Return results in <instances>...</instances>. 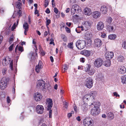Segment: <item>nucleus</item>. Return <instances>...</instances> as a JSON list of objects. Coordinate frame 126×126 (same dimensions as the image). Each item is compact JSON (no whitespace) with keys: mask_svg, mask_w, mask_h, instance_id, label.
<instances>
[{"mask_svg":"<svg viewBox=\"0 0 126 126\" xmlns=\"http://www.w3.org/2000/svg\"><path fill=\"white\" fill-rule=\"evenodd\" d=\"M45 82L42 80L39 81L37 85V87L42 90L44 92H46L47 90L49 91V89H51V87L47 88Z\"/></svg>","mask_w":126,"mask_h":126,"instance_id":"nucleus-1","label":"nucleus"},{"mask_svg":"<svg viewBox=\"0 0 126 126\" xmlns=\"http://www.w3.org/2000/svg\"><path fill=\"white\" fill-rule=\"evenodd\" d=\"M7 79L6 77L2 78L0 83V88L2 90L4 89L6 87L7 84Z\"/></svg>","mask_w":126,"mask_h":126,"instance_id":"nucleus-2","label":"nucleus"},{"mask_svg":"<svg viewBox=\"0 0 126 126\" xmlns=\"http://www.w3.org/2000/svg\"><path fill=\"white\" fill-rule=\"evenodd\" d=\"M83 124L85 126H93L94 123L92 118L87 117L84 119Z\"/></svg>","mask_w":126,"mask_h":126,"instance_id":"nucleus-3","label":"nucleus"},{"mask_svg":"<svg viewBox=\"0 0 126 126\" xmlns=\"http://www.w3.org/2000/svg\"><path fill=\"white\" fill-rule=\"evenodd\" d=\"M85 44L84 41L78 40L76 43V45L78 49L80 50L84 48Z\"/></svg>","mask_w":126,"mask_h":126,"instance_id":"nucleus-4","label":"nucleus"},{"mask_svg":"<svg viewBox=\"0 0 126 126\" xmlns=\"http://www.w3.org/2000/svg\"><path fill=\"white\" fill-rule=\"evenodd\" d=\"M103 63V61L102 59L99 58L95 60L94 64L95 67H99L102 65Z\"/></svg>","mask_w":126,"mask_h":126,"instance_id":"nucleus-5","label":"nucleus"},{"mask_svg":"<svg viewBox=\"0 0 126 126\" xmlns=\"http://www.w3.org/2000/svg\"><path fill=\"white\" fill-rule=\"evenodd\" d=\"M46 106L47 107V110H50L53 105V102L52 99L48 98L47 99L46 102Z\"/></svg>","mask_w":126,"mask_h":126,"instance_id":"nucleus-6","label":"nucleus"},{"mask_svg":"<svg viewBox=\"0 0 126 126\" xmlns=\"http://www.w3.org/2000/svg\"><path fill=\"white\" fill-rule=\"evenodd\" d=\"M93 79L90 78L87 79L86 81V85L88 88L90 89L93 85Z\"/></svg>","mask_w":126,"mask_h":126,"instance_id":"nucleus-7","label":"nucleus"},{"mask_svg":"<svg viewBox=\"0 0 126 126\" xmlns=\"http://www.w3.org/2000/svg\"><path fill=\"white\" fill-rule=\"evenodd\" d=\"M79 10L80 11V8L77 5H73L71 9V14L72 15H73L75 12H77Z\"/></svg>","mask_w":126,"mask_h":126,"instance_id":"nucleus-8","label":"nucleus"},{"mask_svg":"<svg viewBox=\"0 0 126 126\" xmlns=\"http://www.w3.org/2000/svg\"><path fill=\"white\" fill-rule=\"evenodd\" d=\"M36 111L38 114H41L43 113L44 108L43 106L41 105H38L36 107Z\"/></svg>","mask_w":126,"mask_h":126,"instance_id":"nucleus-9","label":"nucleus"},{"mask_svg":"<svg viewBox=\"0 0 126 126\" xmlns=\"http://www.w3.org/2000/svg\"><path fill=\"white\" fill-rule=\"evenodd\" d=\"M42 96L39 93L37 92L35 93L34 95V99L37 101H40L42 99Z\"/></svg>","mask_w":126,"mask_h":126,"instance_id":"nucleus-10","label":"nucleus"},{"mask_svg":"<svg viewBox=\"0 0 126 126\" xmlns=\"http://www.w3.org/2000/svg\"><path fill=\"white\" fill-rule=\"evenodd\" d=\"M102 44V42L101 40L97 39L94 40V45L95 47H100Z\"/></svg>","mask_w":126,"mask_h":126,"instance_id":"nucleus-11","label":"nucleus"},{"mask_svg":"<svg viewBox=\"0 0 126 126\" xmlns=\"http://www.w3.org/2000/svg\"><path fill=\"white\" fill-rule=\"evenodd\" d=\"M114 54L112 52H107L105 54V56L107 59L110 60L113 56Z\"/></svg>","mask_w":126,"mask_h":126,"instance_id":"nucleus-12","label":"nucleus"},{"mask_svg":"<svg viewBox=\"0 0 126 126\" xmlns=\"http://www.w3.org/2000/svg\"><path fill=\"white\" fill-rule=\"evenodd\" d=\"M118 70L119 72L122 74H124L126 72V68L123 66H121L120 67Z\"/></svg>","mask_w":126,"mask_h":126,"instance_id":"nucleus-13","label":"nucleus"},{"mask_svg":"<svg viewBox=\"0 0 126 126\" xmlns=\"http://www.w3.org/2000/svg\"><path fill=\"white\" fill-rule=\"evenodd\" d=\"M104 27V24L103 23L101 22H100L98 23L96 27L97 30L99 31L103 29Z\"/></svg>","mask_w":126,"mask_h":126,"instance_id":"nucleus-14","label":"nucleus"},{"mask_svg":"<svg viewBox=\"0 0 126 126\" xmlns=\"http://www.w3.org/2000/svg\"><path fill=\"white\" fill-rule=\"evenodd\" d=\"M42 65L41 61H39V63L38 65L36 66L35 67V71L37 73L40 72V69L42 68Z\"/></svg>","mask_w":126,"mask_h":126,"instance_id":"nucleus-15","label":"nucleus"},{"mask_svg":"<svg viewBox=\"0 0 126 126\" xmlns=\"http://www.w3.org/2000/svg\"><path fill=\"white\" fill-rule=\"evenodd\" d=\"M81 109L84 111H85L88 110V106L87 104L83 102L82 103Z\"/></svg>","mask_w":126,"mask_h":126,"instance_id":"nucleus-16","label":"nucleus"},{"mask_svg":"<svg viewBox=\"0 0 126 126\" xmlns=\"http://www.w3.org/2000/svg\"><path fill=\"white\" fill-rule=\"evenodd\" d=\"M82 53L83 55L87 57H88L90 56L91 53V52L88 50H85L82 51Z\"/></svg>","mask_w":126,"mask_h":126,"instance_id":"nucleus-17","label":"nucleus"},{"mask_svg":"<svg viewBox=\"0 0 126 126\" xmlns=\"http://www.w3.org/2000/svg\"><path fill=\"white\" fill-rule=\"evenodd\" d=\"M99 113V110L94 108V109L92 110H91V113L92 115L94 116H96Z\"/></svg>","mask_w":126,"mask_h":126,"instance_id":"nucleus-18","label":"nucleus"},{"mask_svg":"<svg viewBox=\"0 0 126 126\" xmlns=\"http://www.w3.org/2000/svg\"><path fill=\"white\" fill-rule=\"evenodd\" d=\"M100 11L103 14H105L107 12V8L105 6L103 5L101 8Z\"/></svg>","mask_w":126,"mask_h":126,"instance_id":"nucleus-19","label":"nucleus"},{"mask_svg":"<svg viewBox=\"0 0 126 126\" xmlns=\"http://www.w3.org/2000/svg\"><path fill=\"white\" fill-rule=\"evenodd\" d=\"M83 11L85 15H90L91 12V9L87 7H86L85 9H84Z\"/></svg>","mask_w":126,"mask_h":126,"instance_id":"nucleus-20","label":"nucleus"},{"mask_svg":"<svg viewBox=\"0 0 126 126\" xmlns=\"http://www.w3.org/2000/svg\"><path fill=\"white\" fill-rule=\"evenodd\" d=\"M97 92L95 91H93L91 92L89 95H91V99L93 100L94 99L97 94Z\"/></svg>","mask_w":126,"mask_h":126,"instance_id":"nucleus-21","label":"nucleus"},{"mask_svg":"<svg viewBox=\"0 0 126 126\" xmlns=\"http://www.w3.org/2000/svg\"><path fill=\"white\" fill-rule=\"evenodd\" d=\"M82 24L83 26L85 27L87 29L89 27H90L92 25L91 24L90 22L87 21H85L83 22Z\"/></svg>","mask_w":126,"mask_h":126,"instance_id":"nucleus-22","label":"nucleus"},{"mask_svg":"<svg viewBox=\"0 0 126 126\" xmlns=\"http://www.w3.org/2000/svg\"><path fill=\"white\" fill-rule=\"evenodd\" d=\"M108 119L110 120H111L114 118V115L113 113L111 112H110L108 113L107 114Z\"/></svg>","mask_w":126,"mask_h":126,"instance_id":"nucleus-23","label":"nucleus"},{"mask_svg":"<svg viewBox=\"0 0 126 126\" xmlns=\"http://www.w3.org/2000/svg\"><path fill=\"white\" fill-rule=\"evenodd\" d=\"M91 95H89V94H86L84 95L83 97V100L84 101H87L89 100L90 99H91Z\"/></svg>","mask_w":126,"mask_h":126,"instance_id":"nucleus-24","label":"nucleus"},{"mask_svg":"<svg viewBox=\"0 0 126 126\" xmlns=\"http://www.w3.org/2000/svg\"><path fill=\"white\" fill-rule=\"evenodd\" d=\"M111 64V61L109 59H107L104 63V65L106 67H109Z\"/></svg>","mask_w":126,"mask_h":126,"instance_id":"nucleus-25","label":"nucleus"},{"mask_svg":"<svg viewBox=\"0 0 126 126\" xmlns=\"http://www.w3.org/2000/svg\"><path fill=\"white\" fill-rule=\"evenodd\" d=\"M117 60L120 62H123L124 60V57L121 55H120L118 57Z\"/></svg>","mask_w":126,"mask_h":126,"instance_id":"nucleus-26","label":"nucleus"},{"mask_svg":"<svg viewBox=\"0 0 126 126\" xmlns=\"http://www.w3.org/2000/svg\"><path fill=\"white\" fill-rule=\"evenodd\" d=\"M23 28L25 30H28L29 26L28 23L26 22H25L23 25Z\"/></svg>","mask_w":126,"mask_h":126,"instance_id":"nucleus-27","label":"nucleus"},{"mask_svg":"<svg viewBox=\"0 0 126 126\" xmlns=\"http://www.w3.org/2000/svg\"><path fill=\"white\" fill-rule=\"evenodd\" d=\"M116 37V35L114 34L110 35L108 37L109 38L110 40H114Z\"/></svg>","mask_w":126,"mask_h":126,"instance_id":"nucleus-28","label":"nucleus"},{"mask_svg":"<svg viewBox=\"0 0 126 126\" xmlns=\"http://www.w3.org/2000/svg\"><path fill=\"white\" fill-rule=\"evenodd\" d=\"M6 58H5L2 61V64L4 66H7L8 64V61L6 59Z\"/></svg>","mask_w":126,"mask_h":126,"instance_id":"nucleus-29","label":"nucleus"},{"mask_svg":"<svg viewBox=\"0 0 126 126\" xmlns=\"http://www.w3.org/2000/svg\"><path fill=\"white\" fill-rule=\"evenodd\" d=\"M100 13L98 11H95L92 13V15L94 16H100Z\"/></svg>","mask_w":126,"mask_h":126,"instance_id":"nucleus-30","label":"nucleus"},{"mask_svg":"<svg viewBox=\"0 0 126 126\" xmlns=\"http://www.w3.org/2000/svg\"><path fill=\"white\" fill-rule=\"evenodd\" d=\"M86 43L88 46H90L92 44V40L90 39H89L86 41Z\"/></svg>","mask_w":126,"mask_h":126,"instance_id":"nucleus-31","label":"nucleus"},{"mask_svg":"<svg viewBox=\"0 0 126 126\" xmlns=\"http://www.w3.org/2000/svg\"><path fill=\"white\" fill-rule=\"evenodd\" d=\"M107 29L109 31L111 32L113 30L114 28L113 26L110 25H109L107 26Z\"/></svg>","mask_w":126,"mask_h":126,"instance_id":"nucleus-32","label":"nucleus"},{"mask_svg":"<svg viewBox=\"0 0 126 126\" xmlns=\"http://www.w3.org/2000/svg\"><path fill=\"white\" fill-rule=\"evenodd\" d=\"M122 82L123 84L126 83V76H124L122 77L121 78Z\"/></svg>","mask_w":126,"mask_h":126,"instance_id":"nucleus-33","label":"nucleus"},{"mask_svg":"<svg viewBox=\"0 0 126 126\" xmlns=\"http://www.w3.org/2000/svg\"><path fill=\"white\" fill-rule=\"evenodd\" d=\"M91 67V65L89 64H87L86 65L85 67V71L86 72L88 71L90 69Z\"/></svg>","mask_w":126,"mask_h":126,"instance_id":"nucleus-34","label":"nucleus"},{"mask_svg":"<svg viewBox=\"0 0 126 126\" xmlns=\"http://www.w3.org/2000/svg\"><path fill=\"white\" fill-rule=\"evenodd\" d=\"M112 20V18L111 17L109 16L108 17L106 21L108 23L110 24L111 23Z\"/></svg>","mask_w":126,"mask_h":126,"instance_id":"nucleus-35","label":"nucleus"},{"mask_svg":"<svg viewBox=\"0 0 126 126\" xmlns=\"http://www.w3.org/2000/svg\"><path fill=\"white\" fill-rule=\"evenodd\" d=\"M88 73L90 75H93L94 72V71L93 69H90L87 71Z\"/></svg>","mask_w":126,"mask_h":126,"instance_id":"nucleus-36","label":"nucleus"},{"mask_svg":"<svg viewBox=\"0 0 126 126\" xmlns=\"http://www.w3.org/2000/svg\"><path fill=\"white\" fill-rule=\"evenodd\" d=\"M21 4L19 2H16V7L19 9L21 8Z\"/></svg>","mask_w":126,"mask_h":126,"instance_id":"nucleus-37","label":"nucleus"},{"mask_svg":"<svg viewBox=\"0 0 126 126\" xmlns=\"http://www.w3.org/2000/svg\"><path fill=\"white\" fill-rule=\"evenodd\" d=\"M22 13V11L21 10H19L17 11V12L16 11H15V12L14 13V14H16V13H17V15L18 16H20L21 14Z\"/></svg>","mask_w":126,"mask_h":126,"instance_id":"nucleus-38","label":"nucleus"},{"mask_svg":"<svg viewBox=\"0 0 126 126\" xmlns=\"http://www.w3.org/2000/svg\"><path fill=\"white\" fill-rule=\"evenodd\" d=\"M73 43H70L68 44V46L70 49H72L73 48Z\"/></svg>","mask_w":126,"mask_h":126,"instance_id":"nucleus-39","label":"nucleus"},{"mask_svg":"<svg viewBox=\"0 0 126 126\" xmlns=\"http://www.w3.org/2000/svg\"><path fill=\"white\" fill-rule=\"evenodd\" d=\"M13 38V35H12L11 36L9 41V43L10 44H11L12 42L13 41L14 39Z\"/></svg>","mask_w":126,"mask_h":126,"instance_id":"nucleus-40","label":"nucleus"},{"mask_svg":"<svg viewBox=\"0 0 126 126\" xmlns=\"http://www.w3.org/2000/svg\"><path fill=\"white\" fill-rule=\"evenodd\" d=\"M10 68L12 70H13V60H12L10 61L9 64Z\"/></svg>","mask_w":126,"mask_h":126,"instance_id":"nucleus-41","label":"nucleus"},{"mask_svg":"<svg viewBox=\"0 0 126 126\" xmlns=\"http://www.w3.org/2000/svg\"><path fill=\"white\" fill-rule=\"evenodd\" d=\"M14 46V44H13L12 45H11V46H10L9 48H8V49H9V50L10 51H11L12 50H13V47Z\"/></svg>","mask_w":126,"mask_h":126,"instance_id":"nucleus-42","label":"nucleus"},{"mask_svg":"<svg viewBox=\"0 0 126 126\" xmlns=\"http://www.w3.org/2000/svg\"><path fill=\"white\" fill-rule=\"evenodd\" d=\"M74 18H75L78 21L79 20L81 19V17L80 16H73Z\"/></svg>","mask_w":126,"mask_h":126,"instance_id":"nucleus-43","label":"nucleus"},{"mask_svg":"<svg viewBox=\"0 0 126 126\" xmlns=\"http://www.w3.org/2000/svg\"><path fill=\"white\" fill-rule=\"evenodd\" d=\"M49 2L48 0H45V7L46 8L47 6L48 5Z\"/></svg>","mask_w":126,"mask_h":126,"instance_id":"nucleus-44","label":"nucleus"},{"mask_svg":"<svg viewBox=\"0 0 126 126\" xmlns=\"http://www.w3.org/2000/svg\"><path fill=\"white\" fill-rule=\"evenodd\" d=\"M47 17L46 18V19L47 20L46 24L47 26L49 25L50 23V19H47Z\"/></svg>","mask_w":126,"mask_h":126,"instance_id":"nucleus-45","label":"nucleus"},{"mask_svg":"<svg viewBox=\"0 0 126 126\" xmlns=\"http://www.w3.org/2000/svg\"><path fill=\"white\" fill-rule=\"evenodd\" d=\"M68 66L66 64H65L64 65V68L63 69H64V72L66 71L68 69Z\"/></svg>","mask_w":126,"mask_h":126,"instance_id":"nucleus-46","label":"nucleus"},{"mask_svg":"<svg viewBox=\"0 0 126 126\" xmlns=\"http://www.w3.org/2000/svg\"><path fill=\"white\" fill-rule=\"evenodd\" d=\"M18 50L21 52H22L23 51V47L21 46H19L18 47Z\"/></svg>","mask_w":126,"mask_h":126,"instance_id":"nucleus-47","label":"nucleus"},{"mask_svg":"<svg viewBox=\"0 0 126 126\" xmlns=\"http://www.w3.org/2000/svg\"><path fill=\"white\" fill-rule=\"evenodd\" d=\"M16 23L15 22L13 25V26L11 28V30L13 31L16 28Z\"/></svg>","mask_w":126,"mask_h":126,"instance_id":"nucleus-48","label":"nucleus"},{"mask_svg":"<svg viewBox=\"0 0 126 126\" xmlns=\"http://www.w3.org/2000/svg\"><path fill=\"white\" fill-rule=\"evenodd\" d=\"M122 46L124 48L126 49V41H124L123 42Z\"/></svg>","mask_w":126,"mask_h":126,"instance_id":"nucleus-49","label":"nucleus"},{"mask_svg":"<svg viewBox=\"0 0 126 126\" xmlns=\"http://www.w3.org/2000/svg\"><path fill=\"white\" fill-rule=\"evenodd\" d=\"M65 28L66 29V31L67 32L69 33L70 32V30L67 27H65Z\"/></svg>","mask_w":126,"mask_h":126,"instance_id":"nucleus-50","label":"nucleus"},{"mask_svg":"<svg viewBox=\"0 0 126 126\" xmlns=\"http://www.w3.org/2000/svg\"><path fill=\"white\" fill-rule=\"evenodd\" d=\"M7 69L5 68L3 69L2 71V73L3 75H5L6 74V72Z\"/></svg>","mask_w":126,"mask_h":126,"instance_id":"nucleus-51","label":"nucleus"},{"mask_svg":"<svg viewBox=\"0 0 126 126\" xmlns=\"http://www.w3.org/2000/svg\"><path fill=\"white\" fill-rule=\"evenodd\" d=\"M113 95L114 96H115L116 97H119L120 95L119 94H118L117 93V92H115L113 93Z\"/></svg>","mask_w":126,"mask_h":126,"instance_id":"nucleus-52","label":"nucleus"},{"mask_svg":"<svg viewBox=\"0 0 126 126\" xmlns=\"http://www.w3.org/2000/svg\"><path fill=\"white\" fill-rule=\"evenodd\" d=\"M52 112V110H50L49 111V116L50 118H51V117Z\"/></svg>","mask_w":126,"mask_h":126,"instance_id":"nucleus-53","label":"nucleus"},{"mask_svg":"<svg viewBox=\"0 0 126 126\" xmlns=\"http://www.w3.org/2000/svg\"><path fill=\"white\" fill-rule=\"evenodd\" d=\"M28 18V21L29 23V24H31V23L32 21L31 20H30L31 19V16H29Z\"/></svg>","mask_w":126,"mask_h":126,"instance_id":"nucleus-54","label":"nucleus"},{"mask_svg":"<svg viewBox=\"0 0 126 126\" xmlns=\"http://www.w3.org/2000/svg\"><path fill=\"white\" fill-rule=\"evenodd\" d=\"M35 15L37 14V16H39L38 11L37 10V9H35Z\"/></svg>","mask_w":126,"mask_h":126,"instance_id":"nucleus-55","label":"nucleus"},{"mask_svg":"<svg viewBox=\"0 0 126 126\" xmlns=\"http://www.w3.org/2000/svg\"><path fill=\"white\" fill-rule=\"evenodd\" d=\"M54 12L55 13L57 14V13L58 12V10L57 8H54Z\"/></svg>","mask_w":126,"mask_h":126,"instance_id":"nucleus-56","label":"nucleus"},{"mask_svg":"<svg viewBox=\"0 0 126 126\" xmlns=\"http://www.w3.org/2000/svg\"><path fill=\"white\" fill-rule=\"evenodd\" d=\"M64 107L66 108H67L68 106L67 105V102H65L64 103Z\"/></svg>","mask_w":126,"mask_h":126,"instance_id":"nucleus-57","label":"nucleus"},{"mask_svg":"<svg viewBox=\"0 0 126 126\" xmlns=\"http://www.w3.org/2000/svg\"><path fill=\"white\" fill-rule=\"evenodd\" d=\"M46 12L47 14H49L50 13V11L48 8H47L46 10Z\"/></svg>","mask_w":126,"mask_h":126,"instance_id":"nucleus-58","label":"nucleus"},{"mask_svg":"<svg viewBox=\"0 0 126 126\" xmlns=\"http://www.w3.org/2000/svg\"><path fill=\"white\" fill-rule=\"evenodd\" d=\"M106 36V34L105 33H102L101 35V37L103 38H105Z\"/></svg>","mask_w":126,"mask_h":126,"instance_id":"nucleus-59","label":"nucleus"},{"mask_svg":"<svg viewBox=\"0 0 126 126\" xmlns=\"http://www.w3.org/2000/svg\"><path fill=\"white\" fill-rule=\"evenodd\" d=\"M4 12V9L2 7H0V12L2 13Z\"/></svg>","mask_w":126,"mask_h":126,"instance_id":"nucleus-60","label":"nucleus"},{"mask_svg":"<svg viewBox=\"0 0 126 126\" xmlns=\"http://www.w3.org/2000/svg\"><path fill=\"white\" fill-rule=\"evenodd\" d=\"M80 60L81 62L84 63L85 62V59L84 58H82L80 59Z\"/></svg>","mask_w":126,"mask_h":126,"instance_id":"nucleus-61","label":"nucleus"},{"mask_svg":"<svg viewBox=\"0 0 126 126\" xmlns=\"http://www.w3.org/2000/svg\"><path fill=\"white\" fill-rule=\"evenodd\" d=\"M70 11V9L69 8H67L66 9V10H65L66 12V13H69Z\"/></svg>","mask_w":126,"mask_h":126,"instance_id":"nucleus-62","label":"nucleus"},{"mask_svg":"<svg viewBox=\"0 0 126 126\" xmlns=\"http://www.w3.org/2000/svg\"><path fill=\"white\" fill-rule=\"evenodd\" d=\"M50 58L51 62L53 63V62L54 60L53 57L52 56H51L50 57Z\"/></svg>","mask_w":126,"mask_h":126,"instance_id":"nucleus-63","label":"nucleus"},{"mask_svg":"<svg viewBox=\"0 0 126 126\" xmlns=\"http://www.w3.org/2000/svg\"><path fill=\"white\" fill-rule=\"evenodd\" d=\"M80 116H78L76 117V119L79 121H80L81 120V119H80Z\"/></svg>","mask_w":126,"mask_h":126,"instance_id":"nucleus-64","label":"nucleus"}]
</instances>
